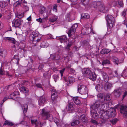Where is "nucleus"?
Listing matches in <instances>:
<instances>
[{
    "instance_id": "ddd939ff",
    "label": "nucleus",
    "mask_w": 127,
    "mask_h": 127,
    "mask_svg": "<svg viewBox=\"0 0 127 127\" xmlns=\"http://www.w3.org/2000/svg\"><path fill=\"white\" fill-rule=\"evenodd\" d=\"M73 43V40H71L70 39L68 40V42L66 45L65 47V49L69 51L70 50V48Z\"/></svg>"
},
{
    "instance_id": "412c9836",
    "label": "nucleus",
    "mask_w": 127,
    "mask_h": 127,
    "mask_svg": "<svg viewBox=\"0 0 127 127\" xmlns=\"http://www.w3.org/2000/svg\"><path fill=\"white\" fill-rule=\"evenodd\" d=\"M113 93L114 96L116 97H119L121 94V91L119 89L114 90Z\"/></svg>"
},
{
    "instance_id": "13d9d810",
    "label": "nucleus",
    "mask_w": 127,
    "mask_h": 127,
    "mask_svg": "<svg viewBox=\"0 0 127 127\" xmlns=\"http://www.w3.org/2000/svg\"><path fill=\"white\" fill-rule=\"evenodd\" d=\"M53 78L55 82H56L57 79L59 78V77L58 75H54L53 76Z\"/></svg>"
},
{
    "instance_id": "7ed1b4c3",
    "label": "nucleus",
    "mask_w": 127,
    "mask_h": 127,
    "mask_svg": "<svg viewBox=\"0 0 127 127\" xmlns=\"http://www.w3.org/2000/svg\"><path fill=\"white\" fill-rule=\"evenodd\" d=\"M40 114L43 120L48 119L51 121L53 119L52 115L50 114L49 112L46 111L44 108L41 109Z\"/></svg>"
},
{
    "instance_id": "338daca9",
    "label": "nucleus",
    "mask_w": 127,
    "mask_h": 127,
    "mask_svg": "<svg viewBox=\"0 0 127 127\" xmlns=\"http://www.w3.org/2000/svg\"><path fill=\"white\" fill-rule=\"evenodd\" d=\"M51 69L54 72L57 71H58V69L56 67H53L51 68Z\"/></svg>"
},
{
    "instance_id": "de8ad7c7",
    "label": "nucleus",
    "mask_w": 127,
    "mask_h": 127,
    "mask_svg": "<svg viewBox=\"0 0 127 127\" xmlns=\"http://www.w3.org/2000/svg\"><path fill=\"white\" fill-rule=\"evenodd\" d=\"M110 63V61L108 60H104L102 63V64L103 65L104 64H109Z\"/></svg>"
},
{
    "instance_id": "774afa93",
    "label": "nucleus",
    "mask_w": 127,
    "mask_h": 127,
    "mask_svg": "<svg viewBox=\"0 0 127 127\" xmlns=\"http://www.w3.org/2000/svg\"><path fill=\"white\" fill-rule=\"evenodd\" d=\"M49 71H47L43 74V76L44 77L47 76L49 75Z\"/></svg>"
},
{
    "instance_id": "f8f14e48",
    "label": "nucleus",
    "mask_w": 127,
    "mask_h": 127,
    "mask_svg": "<svg viewBox=\"0 0 127 127\" xmlns=\"http://www.w3.org/2000/svg\"><path fill=\"white\" fill-rule=\"evenodd\" d=\"M73 103L72 102H70L68 103L66 107V109L67 110L69 111V112H71L74 110L73 107Z\"/></svg>"
},
{
    "instance_id": "7c9ffc66",
    "label": "nucleus",
    "mask_w": 127,
    "mask_h": 127,
    "mask_svg": "<svg viewBox=\"0 0 127 127\" xmlns=\"http://www.w3.org/2000/svg\"><path fill=\"white\" fill-rule=\"evenodd\" d=\"M24 114L26 113L28 110V105L27 104H25L23 106H21Z\"/></svg>"
},
{
    "instance_id": "8fccbe9b",
    "label": "nucleus",
    "mask_w": 127,
    "mask_h": 127,
    "mask_svg": "<svg viewBox=\"0 0 127 127\" xmlns=\"http://www.w3.org/2000/svg\"><path fill=\"white\" fill-rule=\"evenodd\" d=\"M118 120L117 119H114L110 121V122L113 125L115 124L117 121Z\"/></svg>"
},
{
    "instance_id": "cd10ccee",
    "label": "nucleus",
    "mask_w": 127,
    "mask_h": 127,
    "mask_svg": "<svg viewBox=\"0 0 127 127\" xmlns=\"http://www.w3.org/2000/svg\"><path fill=\"white\" fill-rule=\"evenodd\" d=\"M111 50L106 49H103L101 51L100 53L102 54H107L111 52Z\"/></svg>"
},
{
    "instance_id": "a878e982",
    "label": "nucleus",
    "mask_w": 127,
    "mask_h": 127,
    "mask_svg": "<svg viewBox=\"0 0 127 127\" xmlns=\"http://www.w3.org/2000/svg\"><path fill=\"white\" fill-rule=\"evenodd\" d=\"M57 39L60 40L61 43L63 42V41L66 40L67 39L66 36L65 35H63L56 37Z\"/></svg>"
},
{
    "instance_id": "c9c22d12",
    "label": "nucleus",
    "mask_w": 127,
    "mask_h": 127,
    "mask_svg": "<svg viewBox=\"0 0 127 127\" xmlns=\"http://www.w3.org/2000/svg\"><path fill=\"white\" fill-rule=\"evenodd\" d=\"M23 6L24 12H26L28 10L29 8L27 6V3H25V4H23Z\"/></svg>"
},
{
    "instance_id": "bb28decb",
    "label": "nucleus",
    "mask_w": 127,
    "mask_h": 127,
    "mask_svg": "<svg viewBox=\"0 0 127 127\" xmlns=\"http://www.w3.org/2000/svg\"><path fill=\"white\" fill-rule=\"evenodd\" d=\"M68 80H67L65 78H64V79L66 82H69V84L71 83L74 81V78L73 77L71 76H69L68 77Z\"/></svg>"
},
{
    "instance_id": "4468645a",
    "label": "nucleus",
    "mask_w": 127,
    "mask_h": 127,
    "mask_svg": "<svg viewBox=\"0 0 127 127\" xmlns=\"http://www.w3.org/2000/svg\"><path fill=\"white\" fill-rule=\"evenodd\" d=\"M110 112L107 113L108 117V118L110 117H113L115 116L116 113V110L114 109H111L110 110Z\"/></svg>"
},
{
    "instance_id": "3c124183",
    "label": "nucleus",
    "mask_w": 127,
    "mask_h": 127,
    "mask_svg": "<svg viewBox=\"0 0 127 127\" xmlns=\"http://www.w3.org/2000/svg\"><path fill=\"white\" fill-rule=\"evenodd\" d=\"M105 87L107 89H110L112 87V84L110 83H107L106 84Z\"/></svg>"
},
{
    "instance_id": "864d4df0",
    "label": "nucleus",
    "mask_w": 127,
    "mask_h": 127,
    "mask_svg": "<svg viewBox=\"0 0 127 127\" xmlns=\"http://www.w3.org/2000/svg\"><path fill=\"white\" fill-rule=\"evenodd\" d=\"M127 13V9H125L122 13V16L125 17V15Z\"/></svg>"
},
{
    "instance_id": "5fc2aeb1",
    "label": "nucleus",
    "mask_w": 127,
    "mask_h": 127,
    "mask_svg": "<svg viewBox=\"0 0 127 127\" xmlns=\"http://www.w3.org/2000/svg\"><path fill=\"white\" fill-rule=\"evenodd\" d=\"M45 9L44 7H41L40 11V13L41 14H43L44 13V12L45 11Z\"/></svg>"
},
{
    "instance_id": "2eb2a0df",
    "label": "nucleus",
    "mask_w": 127,
    "mask_h": 127,
    "mask_svg": "<svg viewBox=\"0 0 127 127\" xmlns=\"http://www.w3.org/2000/svg\"><path fill=\"white\" fill-rule=\"evenodd\" d=\"M46 101V99L44 96H41L39 97L38 100L39 104L40 106H42Z\"/></svg>"
},
{
    "instance_id": "f03ea898",
    "label": "nucleus",
    "mask_w": 127,
    "mask_h": 127,
    "mask_svg": "<svg viewBox=\"0 0 127 127\" xmlns=\"http://www.w3.org/2000/svg\"><path fill=\"white\" fill-rule=\"evenodd\" d=\"M88 90L86 87L81 83L79 84L78 86V92L82 95H85L83 99H85L87 96Z\"/></svg>"
},
{
    "instance_id": "c756f323",
    "label": "nucleus",
    "mask_w": 127,
    "mask_h": 127,
    "mask_svg": "<svg viewBox=\"0 0 127 127\" xmlns=\"http://www.w3.org/2000/svg\"><path fill=\"white\" fill-rule=\"evenodd\" d=\"M80 123L79 121L77 120H73L71 123V126H73L78 124Z\"/></svg>"
},
{
    "instance_id": "6ab92c4d",
    "label": "nucleus",
    "mask_w": 127,
    "mask_h": 127,
    "mask_svg": "<svg viewBox=\"0 0 127 127\" xmlns=\"http://www.w3.org/2000/svg\"><path fill=\"white\" fill-rule=\"evenodd\" d=\"M101 4V2L100 1H94L92 2V6L95 8L98 9L99 5Z\"/></svg>"
},
{
    "instance_id": "a19ab883",
    "label": "nucleus",
    "mask_w": 127,
    "mask_h": 127,
    "mask_svg": "<svg viewBox=\"0 0 127 127\" xmlns=\"http://www.w3.org/2000/svg\"><path fill=\"white\" fill-rule=\"evenodd\" d=\"M82 17L86 19L90 17L89 15L87 13H84L82 14Z\"/></svg>"
},
{
    "instance_id": "0eeeda50",
    "label": "nucleus",
    "mask_w": 127,
    "mask_h": 127,
    "mask_svg": "<svg viewBox=\"0 0 127 127\" xmlns=\"http://www.w3.org/2000/svg\"><path fill=\"white\" fill-rule=\"evenodd\" d=\"M78 27V25L77 24H75L73 25L68 32V34L69 37L71 36L72 34L74 33Z\"/></svg>"
},
{
    "instance_id": "72a5a7b5",
    "label": "nucleus",
    "mask_w": 127,
    "mask_h": 127,
    "mask_svg": "<svg viewBox=\"0 0 127 127\" xmlns=\"http://www.w3.org/2000/svg\"><path fill=\"white\" fill-rule=\"evenodd\" d=\"M91 112L93 118H95L97 116V114L96 110L91 111Z\"/></svg>"
},
{
    "instance_id": "1a4fd4ad",
    "label": "nucleus",
    "mask_w": 127,
    "mask_h": 127,
    "mask_svg": "<svg viewBox=\"0 0 127 127\" xmlns=\"http://www.w3.org/2000/svg\"><path fill=\"white\" fill-rule=\"evenodd\" d=\"M100 12H102L104 13H106L108 12V8L105 6L102 3L100 5H99L97 9Z\"/></svg>"
},
{
    "instance_id": "e433bc0d",
    "label": "nucleus",
    "mask_w": 127,
    "mask_h": 127,
    "mask_svg": "<svg viewBox=\"0 0 127 127\" xmlns=\"http://www.w3.org/2000/svg\"><path fill=\"white\" fill-rule=\"evenodd\" d=\"M122 76L124 77H127V69L124 70H123L122 73Z\"/></svg>"
},
{
    "instance_id": "393cba45",
    "label": "nucleus",
    "mask_w": 127,
    "mask_h": 127,
    "mask_svg": "<svg viewBox=\"0 0 127 127\" xmlns=\"http://www.w3.org/2000/svg\"><path fill=\"white\" fill-rule=\"evenodd\" d=\"M91 30L88 27H85L84 28L82 29V32L84 34H89Z\"/></svg>"
},
{
    "instance_id": "052dcab7",
    "label": "nucleus",
    "mask_w": 127,
    "mask_h": 127,
    "mask_svg": "<svg viewBox=\"0 0 127 127\" xmlns=\"http://www.w3.org/2000/svg\"><path fill=\"white\" fill-rule=\"evenodd\" d=\"M10 37H4V40L5 41H10V40L11 39Z\"/></svg>"
},
{
    "instance_id": "0e129e2a",
    "label": "nucleus",
    "mask_w": 127,
    "mask_h": 127,
    "mask_svg": "<svg viewBox=\"0 0 127 127\" xmlns=\"http://www.w3.org/2000/svg\"><path fill=\"white\" fill-rule=\"evenodd\" d=\"M14 59L17 60V63L18 64L19 61V59L18 58V57L17 55H15L14 57Z\"/></svg>"
},
{
    "instance_id": "58836bf2",
    "label": "nucleus",
    "mask_w": 127,
    "mask_h": 127,
    "mask_svg": "<svg viewBox=\"0 0 127 127\" xmlns=\"http://www.w3.org/2000/svg\"><path fill=\"white\" fill-rule=\"evenodd\" d=\"M57 18L58 17L57 16H54L51 18L49 20L50 22L53 23L56 21Z\"/></svg>"
},
{
    "instance_id": "680f3d73",
    "label": "nucleus",
    "mask_w": 127,
    "mask_h": 127,
    "mask_svg": "<svg viewBox=\"0 0 127 127\" xmlns=\"http://www.w3.org/2000/svg\"><path fill=\"white\" fill-rule=\"evenodd\" d=\"M45 18H43L42 19L41 18H39L38 19H36V21L40 23H42L43 22L44 19H45Z\"/></svg>"
},
{
    "instance_id": "20e7f679",
    "label": "nucleus",
    "mask_w": 127,
    "mask_h": 127,
    "mask_svg": "<svg viewBox=\"0 0 127 127\" xmlns=\"http://www.w3.org/2000/svg\"><path fill=\"white\" fill-rule=\"evenodd\" d=\"M98 113L100 116L102 117H101L102 119L100 121L101 123L104 124L106 122V121L108 119V117L107 112H105L103 110H100L98 111Z\"/></svg>"
},
{
    "instance_id": "dca6fc26",
    "label": "nucleus",
    "mask_w": 127,
    "mask_h": 127,
    "mask_svg": "<svg viewBox=\"0 0 127 127\" xmlns=\"http://www.w3.org/2000/svg\"><path fill=\"white\" fill-rule=\"evenodd\" d=\"M19 89L21 92L25 93L26 95L28 94L29 90L27 88L22 85H21L19 88Z\"/></svg>"
},
{
    "instance_id": "bf43d9fd",
    "label": "nucleus",
    "mask_w": 127,
    "mask_h": 127,
    "mask_svg": "<svg viewBox=\"0 0 127 127\" xmlns=\"http://www.w3.org/2000/svg\"><path fill=\"white\" fill-rule=\"evenodd\" d=\"M9 42L11 43L15 44V43L16 41L14 38L11 37V39Z\"/></svg>"
},
{
    "instance_id": "4d7b16f0",
    "label": "nucleus",
    "mask_w": 127,
    "mask_h": 127,
    "mask_svg": "<svg viewBox=\"0 0 127 127\" xmlns=\"http://www.w3.org/2000/svg\"><path fill=\"white\" fill-rule=\"evenodd\" d=\"M65 69V68H64L62 69V70H60V73L61 74V77H62L63 76V74L64 72V71Z\"/></svg>"
},
{
    "instance_id": "2f4dec72",
    "label": "nucleus",
    "mask_w": 127,
    "mask_h": 127,
    "mask_svg": "<svg viewBox=\"0 0 127 127\" xmlns=\"http://www.w3.org/2000/svg\"><path fill=\"white\" fill-rule=\"evenodd\" d=\"M14 125L11 122L5 120L3 124V126H4L7 125L8 126H12Z\"/></svg>"
},
{
    "instance_id": "c03bdc74",
    "label": "nucleus",
    "mask_w": 127,
    "mask_h": 127,
    "mask_svg": "<svg viewBox=\"0 0 127 127\" xmlns=\"http://www.w3.org/2000/svg\"><path fill=\"white\" fill-rule=\"evenodd\" d=\"M7 5V4L5 3V2H0V6L2 8H4L5 7V6Z\"/></svg>"
},
{
    "instance_id": "b1692460",
    "label": "nucleus",
    "mask_w": 127,
    "mask_h": 127,
    "mask_svg": "<svg viewBox=\"0 0 127 127\" xmlns=\"http://www.w3.org/2000/svg\"><path fill=\"white\" fill-rule=\"evenodd\" d=\"M80 119L84 123H87L88 122V119L87 117L84 115H83L80 117Z\"/></svg>"
},
{
    "instance_id": "f3484780",
    "label": "nucleus",
    "mask_w": 127,
    "mask_h": 127,
    "mask_svg": "<svg viewBox=\"0 0 127 127\" xmlns=\"http://www.w3.org/2000/svg\"><path fill=\"white\" fill-rule=\"evenodd\" d=\"M101 74L103 80L105 82H107L109 80V77L107 74L104 72L102 71Z\"/></svg>"
},
{
    "instance_id": "37998d69",
    "label": "nucleus",
    "mask_w": 127,
    "mask_h": 127,
    "mask_svg": "<svg viewBox=\"0 0 127 127\" xmlns=\"http://www.w3.org/2000/svg\"><path fill=\"white\" fill-rule=\"evenodd\" d=\"M118 2L112 1L110 3V4L111 6H114L117 5Z\"/></svg>"
},
{
    "instance_id": "6e6d98bb",
    "label": "nucleus",
    "mask_w": 127,
    "mask_h": 127,
    "mask_svg": "<svg viewBox=\"0 0 127 127\" xmlns=\"http://www.w3.org/2000/svg\"><path fill=\"white\" fill-rule=\"evenodd\" d=\"M17 17L19 18L20 19L23 17V14L22 13L21 14H19L17 15Z\"/></svg>"
},
{
    "instance_id": "ea45409f",
    "label": "nucleus",
    "mask_w": 127,
    "mask_h": 127,
    "mask_svg": "<svg viewBox=\"0 0 127 127\" xmlns=\"http://www.w3.org/2000/svg\"><path fill=\"white\" fill-rule=\"evenodd\" d=\"M106 98L105 100H106V102H107V104H106V105H107L108 104L107 101H109L111 99V95L110 94H107L106 96L105 97V98Z\"/></svg>"
},
{
    "instance_id": "f704fd0d",
    "label": "nucleus",
    "mask_w": 127,
    "mask_h": 127,
    "mask_svg": "<svg viewBox=\"0 0 127 127\" xmlns=\"http://www.w3.org/2000/svg\"><path fill=\"white\" fill-rule=\"evenodd\" d=\"M95 89L98 92H100L103 89V87L102 86H100L99 84H98L96 86Z\"/></svg>"
},
{
    "instance_id": "39448f33",
    "label": "nucleus",
    "mask_w": 127,
    "mask_h": 127,
    "mask_svg": "<svg viewBox=\"0 0 127 127\" xmlns=\"http://www.w3.org/2000/svg\"><path fill=\"white\" fill-rule=\"evenodd\" d=\"M104 95V94L102 93L99 94L97 95L98 98L99 102H100V104L102 105V107H103L105 104H106L107 103Z\"/></svg>"
},
{
    "instance_id": "423d86ee",
    "label": "nucleus",
    "mask_w": 127,
    "mask_h": 127,
    "mask_svg": "<svg viewBox=\"0 0 127 127\" xmlns=\"http://www.w3.org/2000/svg\"><path fill=\"white\" fill-rule=\"evenodd\" d=\"M31 40L32 41L33 44H36L35 43L36 41L38 42L41 40V37H39L38 35H36L34 33L33 34H31L29 37Z\"/></svg>"
},
{
    "instance_id": "79ce46f5",
    "label": "nucleus",
    "mask_w": 127,
    "mask_h": 127,
    "mask_svg": "<svg viewBox=\"0 0 127 127\" xmlns=\"http://www.w3.org/2000/svg\"><path fill=\"white\" fill-rule=\"evenodd\" d=\"M58 95H57V94H56L55 95H51V100L53 101H54L55 100L57 99V98L58 97Z\"/></svg>"
},
{
    "instance_id": "e2e57ef3",
    "label": "nucleus",
    "mask_w": 127,
    "mask_h": 127,
    "mask_svg": "<svg viewBox=\"0 0 127 127\" xmlns=\"http://www.w3.org/2000/svg\"><path fill=\"white\" fill-rule=\"evenodd\" d=\"M36 86L37 88L42 89V85L40 83H38L36 84Z\"/></svg>"
},
{
    "instance_id": "09e8293b",
    "label": "nucleus",
    "mask_w": 127,
    "mask_h": 127,
    "mask_svg": "<svg viewBox=\"0 0 127 127\" xmlns=\"http://www.w3.org/2000/svg\"><path fill=\"white\" fill-rule=\"evenodd\" d=\"M112 61L116 64H117L118 63V59L116 57H114Z\"/></svg>"
},
{
    "instance_id": "4c0bfd02",
    "label": "nucleus",
    "mask_w": 127,
    "mask_h": 127,
    "mask_svg": "<svg viewBox=\"0 0 127 127\" xmlns=\"http://www.w3.org/2000/svg\"><path fill=\"white\" fill-rule=\"evenodd\" d=\"M83 5L84 6L87 5L89 3V0H81Z\"/></svg>"
},
{
    "instance_id": "aec40b11",
    "label": "nucleus",
    "mask_w": 127,
    "mask_h": 127,
    "mask_svg": "<svg viewBox=\"0 0 127 127\" xmlns=\"http://www.w3.org/2000/svg\"><path fill=\"white\" fill-rule=\"evenodd\" d=\"M96 75L95 73L91 72L89 75V78L93 81L95 80L96 79Z\"/></svg>"
},
{
    "instance_id": "a211bd4d",
    "label": "nucleus",
    "mask_w": 127,
    "mask_h": 127,
    "mask_svg": "<svg viewBox=\"0 0 127 127\" xmlns=\"http://www.w3.org/2000/svg\"><path fill=\"white\" fill-rule=\"evenodd\" d=\"M49 45L46 41L42 42L41 43L40 47L39 46L38 49H40L41 48H46Z\"/></svg>"
},
{
    "instance_id": "c85d7f7f",
    "label": "nucleus",
    "mask_w": 127,
    "mask_h": 127,
    "mask_svg": "<svg viewBox=\"0 0 127 127\" xmlns=\"http://www.w3.org/2000/svg\"><path fill=\"white\" fill-rule=\"evenodd\" d=\"M50 91L51 92V95H55L56 94L58 95V92L55 90L54 87H52L50 89Z\"/></svg>"
},
{
    "instance_id": "5701e85b",
    "label": "nucleus",
    "mask_w": 127,
    "mask_h": 127,
    "mask_svg": "<svg viewBox=\"0 0 127 127\" xmlns=\"http://www.w3.org/2000/svg\"><path fill=\"white\" fill-rule=\"evenodd\" d=\"M31 122L32 124L35 125L36 126H38L41 124V122L39 120H31Z\"/></svg>"
},
{
    "instance_id": "6e6552de",
    "label": "nucleus",
    "mask_w": 127,
    "mask_h": 127,
    "mask_svg": "<svg viewBox=\"0 0 127 127\" xmlns=\"http://www.w3.org/2000/svg\"><path fill=\"white\" fill-rule=\"evenodd\" d=\"M127 106L126 105H122L120 108V112L123 114V117L125 118L127 117Z\"/></svg>"
},
{
    "instance_id": "603ef678",
    "label": "nucleus",
    "mask_w": 127,
    "mask_h": 127,
    "mask_svg": "<svg viewBox=\"0 0 127 127\" xmlns=\"http://www.w3.org/2000/svg\"><path fill=\"white\" fill-rule=\"evenodd\" d=\"M6 53V51L5 50H0V55L3 56L5 53Z\"/></svg>"
},
{
    "instance_id": "49530a36",
    "label": "nucleus",
    "mask_w": 127,
    "mask_h": 127,
    "mask_svg": "<svg viewBox=\"0 0 127 127\" xmlns=\"http://www.w3.org/2000/svg\"><path fill=\"white\" fill-rule=\"evenodd\" d=\"M117 4H118L120 7H123V3L122 0H118Z\"/></svg>"
},
{
    "instance_id": "9d476101",
    "label": "nucleus",
    "mask_w": 127,
    "mask_h": 127,
    "mask_svg": "<svg viewBox=\"0 0 127 127\" xmlns=\"http://www.w3.org/2000/svg\"><path fill=\"white\" fill-rule=\"evenodd\" d=\"M21 20L20 19H14L12 22L13 25L15 28H19L21 24Z\"/></svg>"
},
{
    "instance_id": "4be33fe9",
    "label": "nucleus",
    "mask_w": 127,
    "mask_h": 127,
    "mask_svg": "<svg viewBox=\"0 0 127 127\" xmlns=\"http://www.w3.org/2000/svg\"><path fill=\"white\" fill-rule=\"evenodd\" d=\"M100 105L99 104H97L95 103H94L91 106V111L96 110L95 109L98 108Z\"/></svg>"
},
{
    "instance_id": "9b49d317",
    "label": "nucleus",
    "mask_w": 127,
    "mask_h": 127,
    "mask_svg": "<svg viewBox=\"0 0 127 127\" xmlns=\"http://www.w3.org/2000/svg\"><path fill=\"white\" fill-rule=\"evenodd\" d=\"M92 72L88 68H84L82 70V73L83 75L86 77L89 75Z\"/></svg>"
},
{
    "instance_id": "69168bd1",
    "label": "nucleus",
    "mask_w": 127,
    "mask_h": 127,
    "mask_svg": "<svg viewBox=\"0 0 127 127\" xmlns=\"http://www.w3.org/2000/svg\"><path fill=\"white\" fill-rule=\"evenodd\" d=\"M44 67V66L43 64H40L38 66V68L39 69L41 70L43 69V68Z\"/></svg>"
},
{
    "instance_id": "f257e3e1",
    "label": "nucleus",
    "mask_w": 127,
    "mask_h": 127,
    "mask_svg": "<svg viewBox=\"0 0 127 127\" xmlns=\"http://www.w3.org/2000/svg\"><path fill=\"white\" fill-rule=\"evenodd\" d=\"M105 18L107 23L108 32H109V33H110L114 25L115 19L113 16L110 15H107Z\"/></svg>"
},
{
    "instance_id": "a18cd8bd",
    "label": "nucleus",
    "mask_w": 127,
    "mask_h": 127,
    "mask_svg": "<svg viewBox=\"0 0 127 127\" xmlns=\"http://www.w3.org/2000/svg\"><path fill=\"white\" fill-rule=\"evenodd\" d=\"M9 98H12L11 96V95H9V96L6 95L5 97L3 98V102H5L7 99Z\"/></svg>"
},
{
    "instance_id": "473e14b6",
    "label": "nucleus",
    "mask_w": 127,
    "mask_h": 127,
    "mask_svg": "<svg viewBox=\"0 0 127 127\" xmlns=\"http://www.w3.org/2000/svg\"><path fill=\"white\" fill-rule=\"evenodd\" d=\"M73 100L74 102L77 105H79L81 103L80 100L78 99L77 97H74L73 98Z\"/></svg>"
}]
</instances>
